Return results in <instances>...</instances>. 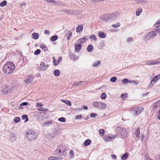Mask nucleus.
I'll return each instance as SVG.
<instances>
[{
	"mask_svg": "<svg viewBox=\"0 0 160 160\" xmlns=\"http://www.w3.org/2000/svg\"><path fill=\"white\" fill-rule=\"evenodd\" d=\"M15 68L13 63L12 62L7 63L3 67V72L6 74H10L12 73Z\"/></svg>",
	"mask_w": 160,
	"mask_h": 160,
	"instance_id": "obj_1",
	"label": "nucleus"
},
{
	"mask_svg": "<svg viewBox=\"0 0 160 160\" xmlns=\"http://www.w3.org/2000/svg\"><path fill=\"white\" fill-rule=\"evenodd\" d=\"M37 133L32 130L28 131L26 134L28 140L31 141L37 138Z\"/></svg>",
	"mask_w": 160,
	"mask_h": 160,
	"instance_id": "obj_2",
	"label": "nucleus"
},
{
	"mask_svg": "<svg viewBox=\"0 0 160 160\" xmlns=\"http://www.w3.org/2000/svg\"><path fill=\"white\" fill-rule=\"evenodd\" d=\"M143 108L141 107L135 108L131 110L130 112L131 114L134 116H136L140 114L143 111Z\"/></svg>",
	"mask_w": 160,
	"mask_h": 160,
	"instance_id": "obj_3",
	"label": "nucleus"
},
{
	"mask_svg": "<svg viewBox=\"0 0 160 160\" xmlns=\"http://www.w3.org/2000/svg\"><path fill=\"white\" fill-rule=\"evenodd\" d=\"M156 35V32L153 31L149 32L147 33L144 37L143 38L144 40L145 41H147L148 40L152 39L154 38Z\"/></svg>",
	"mask_w": 160,
	"mask_h": 160,
	"instance_id": "obj_4",
	"label": "nucleus"
},
{
	"mask_svg": "<svg viewBox=\"0 0 160 160\" xmlns=\"http://www.w3.org/2000/svg\"><path fill=\"white\" fill-rule=\"evenodd\" d=\"M118 130L117 134L118 135L121 136H122L126 138L127 137V135L128 134V132L126 130L125 128H122V129L121 128L118 127Z\"/></svg>",
	"mask_w": 160,
	"mask_h": 160,
	"instance_id": "obj_5",
	"label": "nucleus"
},
{
	"mask_svg": "<svg viewBox=\"0 0 160 160\" xmlns=\"http://www.w3.org/2000/svg\"><path fill=\"white\" fill-rule=\"evenodd\" d=\"M93 105L95 107L102 109H104L106 107L104 103L99 102H93Z\"/></svg>",
	"mask_w": 160,
	"mask_h": 160,
	"instance_id": "obj_6",
	"label": "nucleus"
},
{
	"mask_svg": "<svg viewBox=\"0 0 160 160\" xmlns=\"http://www.w3.org/2000/svg\"><path fill=\"white\" fill-rule=\"evenodd\" d=\"M109 15L110 21L115 20L118 18L119 17V14L118 12H117L109 14Z\"/></svg>",
	"mask_w": 160,
	"mask_h": 160,
	"instance_id": "obj_7",
	"label": "nucleus"
},
{
	"mask_svg": "<svg viewBox=\"0 0 160 160\" xmlns=\"http://www.w3.org/2000/svg\"><path fill=\"white\" fill-rule=\"evenodd\" d=\"M34 78V77L33 76H28L25 80V82L28 84H30L33 81Z\"/></svg>",
	"mask_w": 160,
	"mask_h": 160,
	"instance_id": "obj_8",
	"label": "nucleus"
},
{
	"mask_svg": "<svg viewBox=\"0 0 160 160\" xmlns=\"http://www.w3.org/2000/svg\"><path fill=\"white\" fill-rule=\"evenodd\" d=\"M100 19L105 22L108 21V20L110 21L109 14H105L102 15L100 17Z\"/></svg>",
	"mask_w": 160,
	"mask_h": 160,
	"instance_id": "obj_9",
	"label": "nucleus"
},
{
	"mask_svg": "<svg viewBox=\"0 0 160 160\" xmlns=\"http://www.w3.org/2000/svg\"><path fill=\"white\" fill-rule=\"evenodd\" d=\"M58 148L59 150V152H61L62 155L65 154L66 152L65 150L66 149V148H65V146L59 145L58 146Z\"/></svg>",
	"mask_w": 160,
	"mask_h": 160,
	"instance_id": "obj_10",
	"label": "nucleus"
},
{
	"mask_svg": "<svg viewBox=\"0 0 160 160\" xmlns=\"http://www.w3.org/2000/svg\"><path fill=\"white\" fill-rule=\"evenodd\" d=\"M75 51L76 53H78L81 48L82 46L79 43H76L74 45Z\"/></svg>",
	"mask_w": 160,
	"mask_h": 160,
	"instance_id": "obj_11",
	"label": "nucleus"
},
{
	"mask_svg": "<svg viewBox=\"0 0 160 160\" xmlns=\"http://www.w3.org/2000/svg\"><path fill=\"white\" fill-rule=\"evenodd\" d=\"M69 57L70 58L74 61H76V60L78 59V58L75 53L72 52H69Z\"/></svg>",
	"mask_w": 160,
	"mask_h": 160,
	"instance_id": "obj_12",
	"label": "nucleus"
},
{
	"mask_svg": "<svg viewBox=\"0 0 160 160\" xmlns=\"http://www.w3.org/2000/svg\"><path fill=\"white\" fill-rule=\"evenodd\" d=\"M64 158L60 157L52 156L48 158V160H63Z\"/></svg>",
	"mask_w": 160,
	"mask_h": 160,
	"instance_id": "obj_13",
	"label": "nucleus"
},
{
	"mask_svg": "<svg viewBox=\"0 0 160 160\" xmlns=\"http://www.w3.org/2000/svg\"><path fill=\"white\" fill-rule=\"evenodd\" d=\"M88 36H87V37H85L82 38L78 40V42H79V43L81 44L82 43H83L84 42H86L88 39Z\"/></svg>",
	"mask_w": 160,
	"mask_h": 160,
	"instance_id": "obj_14",
	"label": "nucleus"
},
{
	"mask_svg": "<svg viewBox=\"0 0 160 160\" xmlns=\"http://www.w3.org/2000/svg\"><path fill=\"white\" fill-rule=\"evenodd\" d=\"M115 138V137L112 138V137L110 136H105L104 137L103 139L106 142H108L112 141Z\"/></svg>",
	"mask_w": 160,
	"mask_h": 160,
	"instance_id": "obj_15",
	"label": "nucleus"
},
{
	"mask_svg": "<svg viewBox=\"0 0 160 160\" xmlns=\"http://www.w3.org/2000/svg\"><path fill=\"white\" fill-rule=\"evenodd\" d=\"M146 64L148 65H156V61L149 60L146 62Z\"/></svg>",
	"mask_w": 160,
	"mask_h": 160,
	"instance_id": "obj_16",
	"label": "nucleus"
},
{
	"mask_svg": "<svg viewBox=\"0 0 160 160\" xmlns=\"http://www.w3.org/2000/svg\"><path fill=\"white\" fill-rule=\"evenodd\" d=\"M93 49V47L91 44H89L87 46V50L88 52H92Z\"/></svg>",
	"mask_w": 160,
	"mask_h": 160,
	"instance_id": "obj_17",
	"label": "nucleus"
},
{
	"mask_svg": "<svg viewBox=\"0 0 160 160\" xmlns=\"http://www.w3.org/2000/svg\"><path fill=\"white\" fill-rule=\"evenodd\" d=\"M40 71H43L45 70V64L43 62H41L40 66Z\"/></svg>",
	"mask_w": 160,
	"mask_h": 160,
	"instance_id": "obj_18",
	"label": "nucleus"
},
{
	"mask_svg": "<svg viewBox=\"0 0 160 160\" xmlns=\"http://www.w3.org/2000/svg\"><path fill=\"white\" fill-rule=\"evenodd\" d=\"M101 63V61L100 60L95 62L93 63L92 66L94 67H98L100 64Z\"/></svg>",
	"mask_w": 160,
	"mask_h": 160,
	"instance_id": "obj_19",
	"label": "nucleus"
},
{
	"mask_svg": "<svg viewBox=\"0 0 160 160\" xmlns=\"http://www.w3.org/2000/svg\"><path fill=\"white\" fill-rule=\"evenodd\" d=\"M128 153L126 152L121 156V159L122 160H126L128 157Z\"/></svg>",
	"mask_w": 160,
	"mask_h": 160,
	"instance_id": "obj_20",
	"label": "nucleus"
},
{
	"mask_svg": "<svg viewBox=\"0 0 160 160\" xmlns=\"http://www.w3.org/2000/svg\"><path fill=\"white\" fill-rule=\"evenodd\" d=\"M98 35L101 38H105L106 37V34L102 32H100L98 33Z\"/></svg>",
	"mask_w": 160,
	"mask_h": 160,
	"instance_id": "obj_21",
	"label": "nucleus"
},
{
	"mask_svg": "<svg viewBox=\"0 0 160 160\" xmlns=\"http://www.w3.org/2000/svg\"><path fill=\"white\" fill-rule=\"evenodd\" d=\"M53 74L56 77H58L60 75V71L58 69L55 70L53 72Z\"/></svg>",
	"mask_w": 160,
	"mask_h": 160,
	"instance_id": "obj_22",
	"label": "nucleus"
},
{
	"mask_svg": "<svg viewBox=\"0 0 160 160\" xmlns=\"http://www.w3.org/2000/svg\"><path fill=\"white\" fill-rule=\"evenodd\" d=\"M91 143V141L89 139H86L84 142V145L85 146H88L90 145Z\"/></svg>",
	"mask_w": 160,
	"mask_h": 160,
	"instance_id": "obj_23",
	"label": "nucleus"
},
{
	"mask_svg": "<svg viewBox=\"0 0 160 160\" xmlns=\"http://www.w3.org/2000/svg\"><path fill=\"white\" fill-rule=\"evenodd\" d=\"M32 38L34 39L37 40L39 38V34L34 32L32 34Z\"/></svg>",
	"mask_w": 160,
	"mask_h": 160,
	"instance_id": "obj_24",
	"label": "nucleus"
},
{
	"mask_svg": "<svg viewBox=\"0 0 160 160\" xmlns=\"http://www.w3.org/2000/svg\"><path fill=\"white\" fill-rule=\"evenodd\" d=\"M83 26L81 25L80 26L78 25L76 28V32H79L80 31H82L83 29Z\"/></svg>",
	"mask_w": 160,
	"mask_h": 160,
	"instance_id": "obj_25",
	"label": "nucleus"
},
{
	"mask_svg": "<svg viewBox=\"0 0 160 160\" xmlns=\"http://www.w3.org/2000/svg\"><path fill=\"white\" fill-rule=\"evenodd\" d=\"M52 122L51 121L47 122H44L42 123V126H49L50 125H52Z\"/></svg>",
	"mask_w": 160,
	"mask_h": 160,
	"instance_id": "obj_26",
	"label": "nucleus"
},
{
	"mask_svg": "<svg viewBox=\"0 0 160 160\" xmlns=\"http://www.w3.org/2000/svg\"><path fill=\"white\" fill-rule=\"evenodd\" d=\"M67 31H68V34L67 37V39L68 40H69L71 38L72 33V32L70 31H68V30L66 31V32H67Z\"/></svg>",
	"mask_w": 160,
	"mask_h": 160,
	"instance_id": "obj_27",
	"label": "nucleus"
},
{
	"mask_svg": "<svg viewBox=\"0 0 160 160\" xmlns=\"http://www.w3.org/2000/svg\"><path fill=\"white\" fill-rule=\"evenodd\" d=\"M62 102H63L64 103L66 104L67 105H68V106H71V103L70 101L68 100H62Z\"/></svg>",
	"mask_w": 160,
	"mask_h": 160,
	"instance_id": "obj_28",
	"label": "nucleus"
},
{
	"mask_svg": "<svg viewBox=\"0 0 160 160\" xmlns=\"http://www.w3.org/2000/svg\"><path fill=\"white\" fill-rule=\"evenodd\" d=\"M58 39V36L57 35H54L52 36L51 38V41L52 42H54Z\"/></svg>",
	"mask_w": 160,
	"mask_h": 160,
	"instance_id": "obj_29",
	"label": "nucleus"
},
{
	"mask_svg": "<svg viewBox=\"0 0 160 160\" xmlns=\"http://www.w3.org/2000/svg\"><path fill=\"white\" fill-rule=\"evenodd\" d=\"M140 130L139 128H137L135 131V134L137 138H138L139 137Z\"/></svg>",
	"mask_w": 160,
	"mask_h": 160,
	"instance_id": "obj_30",
	"label": "nucleus"
},
{
	"mask_svg": "<svg viewBox=\"0 0 160 160\" xmlns=\"http://www.w3.org/2000/svg\"><path fill=\"white\" fill-rule=\"evenodd\" d=\"M22 118L23 120H25V122H26L28 121V116L27 115H23L22 116Z\"/></svg>",
	"mask_w": 160,
	"mask_h": 160,
	"instance_id": "obj_31",
	"label": "nucleus"
},
{
	"mask_svg": "<svg viewBox=\"0 0 160 160\" xmlns=\"http://www.w3.org/2000/svg\"><path fill=\"white\" fill-rule=\"evenodd\" d=\"M28 105H29V106L30 105L29 104L28 102H22L20 104V106L19 107V109H20L22 108V107H21V106H26Z\"/></svg>",
	"mask_w": 160,
	"mask_h": 160,
	"instance_id": "obj_32",
	"label": "nucleus"
},
{
	"mask_svg": "<svg viewBox=\"0 0 160 160\" xmlns=\"http://www.w3.org/2000/svg\"><path fill=\"white\" fill-rule=\"evenodd\" d=\"M40 47L45 52L47 51L48 49L47 47L46 46L44 45L43 44H41L40 45Z\"/></svg>",
	"mask_w": 160,
	"mask_h": 160,
	"instance_id": "obj_33",
	"label": "nucleus"
},
{
	"mask_svg": "<svg viewBox=\"0 0 160 160\" xmlns=\"http://www.w3.org/2000/svg\"><path fill=\"white\" fill-rule=\"evenodd\" d=\"M54 153L56 155H58L59 154L60 155H62V154L61 152H59V150L57 148V149L54 151Z\"/></svg>",
	"mask_w": 160,
	"mask_h": 160,
	"instance_id": "obj_34",
	"label": "nucleus"
},
{
	"mask_svg": "<svg viewBox=\"0 0 160 160\" xmlns=\"http://www.w3.org/2000/svg\"><path fill=\"white\" fill-rule=\"evenodd\" d=\"M53 60V65L55 66H58L59 64L57 62L56 59L54 57L52 58Z\"/></svg>",
	"mask_w": 160,
	"mask_h": 160,
	"instance_id": "obj_35",
	"label": "nucleus"
},
{
	"mask_svg": "<svg viewBox=\"0 0 160 160\" xmlns=\"http://www.w3.org/2000/svg\"><path fill=\"white\" fill-rule=\"evenodd\" d=\"M7 1L6 0H4L0 3V6L1 7H4V6H5V5H6L7 4Z\"/></svg>",
	"mask_w": 160,
	"mask_h": 160,
	"instance_id": "obj_36",
	"label": "nucleus"
},
{
	"mask_svg": "<svg viewBox=\"0 0 160 160\" xmlns=\"http://www.w3.org/2000/svg\"><path fill=\"white\" fill-rule=\"evenodd\" d=\"M38 110L40 111H42L43 112H46V111H48L49 109H48L45 108H40L38 109Z\"/></svg>",
	"mask_w": 160,
	"mask_h": 160,
	"instance_id": "obj_37",
	"label": "nucleus"
},
{
	"mask_svg": "<svg viewBox=\"0 0 160 160\" xmlns=\"http://www.w3.org/2000/svg\"><path fill=\"white\" fill-rule=\"evenodd\" d=\"M90 39L93 40L94 41H96L97 40L96 37L94 35H91L89 38Z\"/></svg>",
	"mask_w": 160,
	"mask_h": 160,
	"instance_id": "obj_38",
	"label": "nucleus"
},
{
	"mask_svg": "<svg viewBox=\"0 0 160 160\" xmlns=\"http://www.w3.org/2000/svg\"><path fill=\"white\" fill-rule=\"evenodd\" d=\"M84 82L82 81H80V82H75L74 85L75 86H79L82 84V83L83 82Z\"/></svg>",
	"mask_w": 160,
	"mask_h": 160,
	"instance_id": "obj_39",
	"label": "nucleus"
},
{
	"mask_svg": "<svg viewBox=\"0 0 160 160\" xmlns=\"http://www.w3.org/2000/svg\"><path fill=\"white\" fill-rule=\"evenodd\" d=\"M66 119L64 117H61L58 118V120L62 122H64L66 121Z\"/></svg>",
	"mask_w": 160,
	"mask_h": 160,
	"instance_id": "obj_40",
	"label": "nucleus"
},
{
	"mask_svg": "<svg viewBox=\"0 0 160 160\" xmlns=\"http://www.w3.org/2000/svg\"><path fill=\"white\" fill-rule=\"evenodd\" d=\"M105 132V130L103 129H100L99 130V134L102 136L103 135Z\"/></svg>",
	"mask_w": 160,
	"mask_h": 160,
	"instance_id": "obj_41",
	"label": "nucleus"
},
{
	"mask_svg": "<svg viewBox=\"0 0 160 160\" xmlns=\"http://www.w3.org/2000/svg\"><path fill=\"white\" fill-rule=\"evenodd\" d=\"M20 120V118L19 117H16L14 119V122L15 123L18 122Z\"/></svg>",
	"mask_w": 160,
	"mask_h": 160,
	"instance_id": "obj_42",
	"label": "nucleus"
},
{
	"mask_svg": "<svg viewBox=\"0 0 160 160\" xmlns=\"http://www.w3.org/2000/svg\"><path fill=\"white\" fill-rule=\"evenodd\" d=\"M156 28L154 30L156 32H157L158 33H160V26H157V27H154Z\"/></svg>",
	"mask_w": 160,
	"mask_h": 160,
	"instance_id": "obj_43",
	"label": "nucleus"
},
{
	"mask_svg": "<svg viewBox=\"0 0 160 160\" xmlns=\"http://www.w3.org/2000/svg\"><path fill=\"white\" fill-rule=\"evenodd\" d=\"M117 80V78L116 77H113L110 79V81L112 82H115Z\"/></svg>",
	"mask_w": 160,
	"mask_h": 160,
	"instance_id": "obj_44",
	"label": "nucleus"
},
{
	"mask_svg": "<svg viewBox=\"0 0 160 160\" xmlns=\"http://www.w3.org/2000/svg\"><path fill=\"white\" fill-rule=\"evenodd\" d=\"M155 82H153L151 80L150 83L149 84L148 87L149 88H151L152 86L155 84Z\"/></svg>",
	"mask_w": 160,
	"mask_h": 160,
	"instance_id": "obj_45",
	"label": "nucleus"
},
{
	"mask_svg": "<svg viewBox=\"0 0 160 160\" xmlns=\"http://www.w3.org/2000/svg\"><path fill=\"white\" fill-rule=\"evenodd\" d=\"M41 53V50L39 49H37L34 52V54L35 55H38Z\"/></svg>",
	"mask_w": 160,
	"mask_h": 160,
	"instance_id": "obj_46",
	"label": "nucleus"
},
{
	"mask_svg": "<svg viewBox=\"0 0 160 160\" xmlns=\"http://www.w3.org/2000/svg\"><path fill=\"white\" fill-rule=\"evenodd\" d=\"M106 94L105 93L103 92L101 94V98L102 99H104L106 98Z\"/></svg>",
	"mask_w": 160,
	"mask_h": 160,
	"instance_id": "obj_47",
	"label": "nucleus"
},
{
	"mask_svg": "<svg viewBox=\"0 0 160 160\" xmlns=\"http://www.w3.org/2000/svg\"><path fill=\"white\" fill-rule=\"evenodd\" d=\"M120 25V23H118L116 24H113L112 25V27L114 28H117L119 27Z\"/></svg>",
	"mask_w": 160,
	"mask_h": 160,
	"instance_id": "obj_48",
	"label": "nucleus"
},
{
	"mask_svg": "<svg viewBox=\"0 0 160 160\" xmlns=\"http://www.w3.org/2000/svg\"><path fill=\"white\" fill-rule=\"evenodd\" d=\"M142 12V9L140 8L139 10H138V11H137L136 12V15L137 16H138L140 15V14Z\"/></svg>",
	"mask_w": 160,
	"mask_h": 160,
	"instance_id": "obj_49",
	"label": "nucleus"
},
{
	"mask_svg": "<svg viewBox=\"0 0 160 160\" xmlns=\"http://www.w3.org/2000/svg\"><path fill=\"white\" fill-rule=\"evenodd\" d=\"M73 151L72 150H70V151L69 152V156H70L71 157H73Z\"/></svg>",
	"mask_w": 160,
	"mask_h": 160,
	"instance_id": "obj_50",
	"label": "nucleus"
},
{
	"mask_svg": "<svg viewBox=\"0 0 160 160\" xmlns=\"http://www.w3.org/2000/svg\"><path fill=\"white\" fill-rule=\"evenodd\" d=\"M97 115L95 113H91L90 114V117L92 118H94L97 116Z\"/></svg>",
	"mask_w": 160,
	"mask_h": 160,
	"instance_id": "obj_51",
	"label": "nucleus"
},
{
	"mask_svg": "<svg viewBox=\"0 0 160 160\" xmlns=\"http://www.w3.org/2000/svg\"><path fill=\"white\" fill-rule=\"evenodd\" d=\"M160 26V19H159L156 22L154 25V27H157V26Z\"/></svg>",
	"mask_w": 160,
	"mask_h": 160,
	"instance_id": "obj_52",
	"label": "nucleus"
},
{
	"mask_svg": "<svg viewBox=\"0 0 160 160\" xmlns=\"http://www.w3.org/2000/svg\"><path fill=\"white\" fill-rule=\"evenodd\" d=\"M36 106L37 107H42V104L41 102H38L36 103Z\"/></svg>",
	"mask_w": 160,
	"mask_h": 160,
	"instance_id": "obj_53",
	"label": "nucleus"
},
{
	"mask_svg": "<svg viewBox=\"0 0 160 160\" xmlns=\"http://www.w3.org/2000/svg\"><path fill=\"white\" fill-rule=\"evenodd\" d=\"M122 82L124 83H128V78H124L122 80Z\"/></svg>",
	"mask_w": 160,
	"mask_h": 160,
	"instance_id": "obj_54",
	"label": "nucleus"
},
{
	"mask_svg": "<svg viewBox=\"0 0 160 160\" xmlns=\"http://www.w3.org/2000/svg\"><path fill=\"white\" fill-rule=\"evenodd\" d=\"M126 95L125 93H123L121 94V97L122 99H124L126 98Z\"/></svg>",
	"mask_w": 160,
	"mask_h": 160,
	"instance_id": "obj_55",
	"label": "nucleus"
},
{
	"mask_svg": "<svg viewBox=\"0 0 160 160\" xmlns=\"http://www.w3.org/2000/svg\"><path fill=\"white\" fill-rule=\"evenodd\" d=\"M62 60V58L61 57H60L58 58V59L57 61V62H58V64H59V63L61 62Z\"/></svg>",
	"mask_w": 160,
	"mask_h": 160,
	"instance_id": "obj_56",
	"label": "nucleus"
},
{
	"mask_svg": "<svg viewBox=\"0 0 160 160\" xmlns=\"http://www.w3.org/2000/svg\"><path fill=\"white\" fill-rule=\"evenodd\" d=\"M157 77H154V78L152 80V81H153V82H156L158 81V79L156 78Z\"/></svg>",
	"mask_w": 160,
	"mask_h": 160,
	"instance_id": "obj_57",
	"label": "nucleus"
},
{
	"mask_svg": "<svg viewBox=\"0 0 160 160\" xmlns=\"http://www.w3.org/2000/svg\"><path fill=\"white\" fill-rule=\"evenodd\" d=\"M82 118V116L81 115H78L76 116L75 118L78 119Z\"/></svg>",
	"mask_w": 160,
	"mask_h": 160,
	"instance_id": "obj_58",
	"label": "nucleus"
},
{
	"mask_svg": "<svg viewBox=\"0 0 160 160\" xmlns=\"http://www.w3.org/2000/svg\"><path fill=\"white\" fill-rule=\"evenodd\" d=\"M66 12L67 13H70V14H72L73 13V12L72 11L70 10H69V9H68V10H66Z\"/></svg>",
	"mask_w": 160,
	"mask_h": 160,
	"instance_id": "obj_59",
	"label": "nucleus"
},
{
	"mask_svg": "<svg viewBox=\"0 0 160 160\" xmlns=\"http://www.w3.org/2000/svg\"><path fill=\"white\" fill-rule=\"evenodd\" d=\"M2 92H3V93H4L5 94H6L7 93H8V92L7 90H5V89H2Z\"/></svg>",
	"mask_w": 160,
	"mask_h": 160,
	"instance_id": "obj_60",
	"label": "nucleus"
},
{
	"mask_svg": "<svg viewBox=\"0 0 160 160\" xmlns=\"http://www.w3.org/2000/svg\"><path fill=\"white\" fill-rule=\"evenodd\" d=\"M132 38H128L127 39V42H131L132 41Z\"/></svg>",
	"mask_w": 160,
	"mask_h": 160,
	"instance_id": "obj_61",
	"label": "nucleus"
},
{
	"mask_svg": "<svg viewBox=\"0 0 160 160\" xmlns=\"http://www.w3.org/2000/svg\"><path fill=\"white\" fill-rule=\"evenodd\" d=\"M111 157L112 158L114 159L115 160H116L117 159V157L116 155L112 154Z\"/></svg>",
	"mask_w": 160,
	"mask_h": 160,
	"instance_id": "obj_62",
	"label": "nucleus"
},
{
	"mask_svg": "<svg viewBox=\"0 0 160 160\" xmlns=\"http://www.w3.org/2000/svg\"><path fill=\"white\" fill-rule=\"evenodd\" d=\"M44 33L46 34H50V32L48 30H46L44 31Z\"/></svg>",
	"mask_w": 160,
	"mask_h": 160,
	"instance_id": "obj_63",
	"label": "nucleus"
},
{
	"mask_svg": "<svg viewBox=\"0 0 160 160\" xmlns=\"http://www.w3.org/2000/svg\"><path fill=\"white\" fill-rule=\"evenodd\" d=\"M155 77H157L156 78L158 79V80L159 78H160V74H159L158 75L155 76Z\"/></svg>",
	"mask_w": 160,
	"mask_h": 160,
	"instance_id": "obj_64",
	"label": "nucleus"
}]
</instances>
